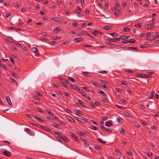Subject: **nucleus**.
<instances>
[{"label": "nucleus", "mask_w": 159, "mask_h": 159, "mask_svg": "<svg viewBox=\"0 0 159 159\" xmlns=\"http://www.w3.org/2000/svg\"><path fill=\"white\" fill-rule=\"evenodd\" d=\"M40 39V40L41 41H43V40L46 41V40H48L47 39L44 38V37H42Z\"/></svg>", "instance_id": "680f3d73"}, {"label": "nucleus", "mask_w": 159, "mask_h": 159, "mask_svg": "<svg viewBox=\"0 0 159 159\" xmlns=\"http://www.w3.org/2000/svg\"><path fill=\"white\" fill-rule=\"evenodd\" d=\"M75 119L77 120H79L82 122H83L84 121H87L88 120V119L85 118L84 119H82L77 117H76Z\"/></svg>", "instance_id": "20e7f679"}, {"label": "nucleus", "mask_w": 159, "mask_h": 159, "mask_svg": "<svg viewBox=\"0 0 159 159\" xmlns=\"http://www.w3.org/2000/svg\"><path fill=\"white\" fill-rule=\"evenodd\" d=\"M82 74L83 75L87 76L89 77L90 76V73L88 72H83Z\"/></svg>", "instance_id": "2eb2a0df"}, {"label": "nucleus", "mask_w": 159, "mask_h": 159, "mask_svg": "<svg viewBox=\"0 0 159 159\" xmlns=\"http://www.w3.org/2000/svg\"><path fill=\"white\" fill-rule=\"evenodd\" d=\"M78 101L79 102H80V104L83 106H84L85 104V103L84 102H82L80 99H79Z\"/></svg>", "instance_id": "8fccbe9b"}, {"label": "nucleus", "mask_w": 159, "mask_h": 159, "mask_svg": "<svg viewBox=\"0 0 159 159\" xmlns=\"http://www.w3.org/2000/svg\"><path fill=\"white\" fill-rule=\"evenodd\" d=\"M26 115L27 116V117H30V118H31L32 117H34V115H32L31 114H26Z\"/></svg>", "instance_id": "0e129e2a"}, {"label": "nucleus", "mask_w": 159, "mask_h": 159, "mask_svg": "<svg viewBox=\"0 0 159 159\" xmlns=\"http://www.w3.org/2000/svg\"><path fill=\"white\" fill-rule=\"evenodd\" d=\"M136 41V40L133 39H130L129 40V43H134Z\"/></svg>", "instance_id": "5701e85b"}, {"label": "nucleus", "mask_w": 159, "mask_h": 159, "mask_svg": "<svg viewBox=\"0 0 159 159\" xmlns=\"http://www.w3.org/2000/svg\"><path fill=\"white\" fill-rule=\"evenodd\" d=\"M83 38L82 37L77 38L74 39V41L76 43H78L81 42L83 40Z\"/></svg>", "instance_id": "39448f33"}, {"label": "nucleus", "mask_w": 159, "mask_h": 159, "mask_svg": "<svg viewBox=\"0 0 159 159\" xmlns=\"http://www.w3.org/2000/svg\"><path fill=\"white\" fill-rule=\"evenodd\" d=\"M55 133L57 135H58V136L60 138H61V139L63 138V136L60 135V132H55Z\"/></svg>", "instance_id": "a18cd8bd"}, {"label": "nucleus", "mask_w": 159, "mask_h": 159, "mask_svg": "<svg viewBox=\"0 0 159 159\" xmlns=\"http://www.w3.org/2000/svg\"><path fill=\"white\" fill-rule=\"evenodd\" d=\"M75 111L76 112V114L78 116H80L79 115L81 114L82 113V111H81L77 109H75Z\"/></svg>", "instance_id": "f3484780"}, {"label": "nucleus", "mask_w": 159, "mask_h": 159, "mask_svg": "<svg viewBox=\"0 0 159 159\" xmlns=\"http://www.w3.org/2000/svg\"><path fill=\"white\" fill-rule=\"evenodd\" d=\"M122 43H124V44H126V43H129V40H125V41H123Z\"/></svg>", "instance_id": "338daca9"}, {"label": "nucleus", "mask_w": 159, "mask_h": 159, "mask_svg": "<svg viewBox=\"0 0 159 159\" xmlns=\"http://www.w3.org/2000/svg\"><path fill=\"white\" fill-rule=\"evenodd\" d=\"M61 83L63 85L64 87L66 88V87H67V86L66 85V84L65 82L62 81L61 82Z\"/></svg>", "instance_id": "79ce46f5"}, {"label": "nucleus", "mask_w": 159, "mask_h": 159, "mask_svg": "<svg viewBox=\"0 0 159 159\" xmlns=\"http://www.w3.org/2000/svg\"><path fill=\"white\" fill-rule=\"evenodd\" d=\"M97 140L103 144H105L107 143L106 142L103 141L101 139L98 138Z\"/></svg>", "instance_id": "c85d7f7f"}, {"label": "nucleus", "mask_w": 159, "mask_h": 159, "mask_svg": "<svg viewBox=\"0 0 159 159\" xmlns=\"http://www.w3.org/2000/svg\"><path fill=\"white\" fill-rule=\"evenodd\" d=\"M77 92L78 93H81V94L83 93L84 91L82 90H81L78 88V89H77Z\"/></svg>", "instance_id": "c9c22d12"}, {"label": "nucleus", "mask_w": 159, "mask_h": 159, "mask_svg": "<svg viewBox=\"0 0 159 159\" xmlns=\"http://www.w3.org/2000/svg\"><path fill=\"white\" fill-rule=\"evenodd\" d=\"M82 34H84V35H86L88 34V32L85 31H82Z\"/></svg>", "instance_id": "774afa93"}, {"label": "nucleus", "mask_w": 159, "mask_h": 159, "mask_svg": "<svg viewBox=\"0 0 159 159\" xmlns=\"http://www.w3.org/2000/svg\"><path fill=\"white\" fill-rule=\"evenodd\" d=\"M103 122H102L100 123L99 125L100 127L102 130L104 131L106 130V129H105L103 126Z\"/></svg>", "instance_id": "9d476101"}, {"label": "nucleus", "mask_w": 159, "mask_h": 159, "mask_svg": "<svg viewBox=\"0 0 159 159\" xmlns=\"http://www.w3.org/2000/svg\"><path fill=\"white\" fill-rule=\"evenodd\" d=\"M120 132L121 134L123 135L125 133V130L123 129H122L121 130H120Z\"/></svg>", "instance_id": "3c124183"}, {"label": "nucleus", "mask_w": 159, "mask_h": 159, "mask_svg": "<svg viewBox=\"0 0 159 159\" xmlns=\"http://www.w3.org/2000/svg\"><path fill=\"white\" fill-rule=\"evenodd\" d=\"M152 74V73L151 72H149L147 74H146V76L147 78L150 77L151 75Z\"/></svg>", "instance_id": "58836bf2"}, {"label": "nucleus", "mask_w": 159, "mask_h": 159, "mask_svg": "<svg viewBox=\"0 0 159 159\" xmlns=\"http://www.w3.org/2000/svg\"><path fill=\"white\" fill-rule=\"evenodd\" d=\"M79 2H80L81 4H83L84 3V0H77Z\"/></svg>", "instance_id": "e2e57ef3"}, {"label": "nucleus", "mask_w": 159, "mask_h": 159, "mask_svg": "<svg viewBox=\"0 0 159 159\" xmlns=\"http://www.w3.org/2000/svg\"><path fill=\"white\" fill-rule=\"evenodd\" d=\"M67 78L69 80H70L73 82H75V80L74 79L71 77H68Z\"/></svg>", "instance_id": "cd10ccee"}, {"label": "nucleus", "mask_w": 159, "mask_h": 159, "mask_svg": "<svg viewBox=\"0 0 159 159\" xmlns=\"http://www.w3.org/2000/svg\"><path fill=\"white\" fill-rule=\"evenodd\" d=\"M4 40L7 43L8 42H12L13 41V40L9 38L8 39H4Z\"/></svg>", "instance_id": "393cba45"}, {"label": "nucleus", "mask_w": 159, "mask_h": 159, "mask_svg": "<svg viewBox=\"0 0 159 159\" xmlns=\"http://www.w3.org/2000/svg\"><path fill=\"white\" fill-rule=\"evenodd\" d=\"M66 111L69 114H70L71 113H72V112L71 110H70L68 109H66Z\"/></svg>", "instance_id": "6e6d98bb"}, {"label": "nucleus", "mask_w": 159, "mask_h": 159, "mask_svg": "<svg viewBox=\"0 0 159 159\" xmlns=\"http://www.w3.org/2000/svg\"><path fill=\"white\" fill-rule=\"evenodd\" d=\"M51 20H53L56 22H60L62 21V20L60 17H56L51 19Z\"/></svg>", "instance_id": "f257e3e1"}, {"label": "nucleus", "mask_w": 159, "mask_h": 159, "mask_svg": "<svg viewBox=\"0 0 159 159\" xmlns=\"http://www.w3.org/2000/svg\"><path fill=\"white\" fill-rule=\"evenodd\" d=\"M92 84H93L94 85H95L97 86V87H99L100 86V84H98V83L96 82H93L92 81H91Z\"/></svg>", "instance_id": "37998d69"}, {"label": "nucleus", "mask_w": 159, "mask_h": 159, "mask_svg": "<svg viewBox=\"0 0 159 159\" xmlns=\"http://www.w3.org/2000/svg\"><path fill=\"white\" fill-rule=\"evenodd\" d=\"M77 133L79 134L82 136H84V134L80 131H78L77 132Z\"/></svg>", "instance_id": "4c0bfd02"}, {"label": "nucleus", "mask_w": 159, "mask_h": 159, "mask_svg": "<svg viewBox=\"0 0 159 159\" xmlns=\"http://www.w3.org/2000/svg\"><path fill=\"white\" fill-rule=\"evenodd\" d=\"M51 38L52 39L55 40H57V39H60L61 37H58L57 36H53L51 37Z\"/></svg>", "instance_id": "4468645a"}, {"label": "nucleus", "mask_w": 159, "mask_h": 159, "mask_svg": "<svg viewBox=\"0 0 159 159\" xmlns=\"http://www.w3.org/2000/svg\"><path fill=\"white\" fill-rule=\"evenodd\" d=\"M155 39V38L153 36H151L147 38L146 39V40H147L149 41H151L152 40H153Z\"/></svg>", "instance_id": "f8f14e48"}, {"label": "nucleus", "mask_w": 159, "mask_h": 159, "mask_svg": "<svg viewBox=\"0 0 159 159\" xmlns=\"http://www.w3.org/2000/svg\"><path fill=\"white\" fill-rule=\"evenodd\" d=\"M117 121L119 123L123 122L124 120L121 118H119L117 119Z\"/></svg>", "instance_id": "4be33fe9"}, {"label": "nucleus", "mask_w": 159, "mask_h": 159, "mask_svg": "<svg viewBox=\"0 0 159 159\" xmlns=\"http://www.w3.org/2000/svg\"><path fill=\"white\" fill-rule=\"evenodd\" d=\"M32 51L33 52H36L38 51V49L37 48L34 47L32 48Z\"/></svg>", "instance_id": "a878e982"}, {"label": "nucleus", "mask_w": 159, "mask_h": 159, "mask_svg": "<svg viewBox=\"0 0 159 159\" xmlns=\"http://www.w3.org/2000/svg\"><path fill=\"white\" fill-rule=\"evenodd\" d=\"M115 89H116V90L119 93H120L121 92L122 90H121V89L120 88H115Z\"/></svg>", "instance_id": "4d7b16f0"}, {"label": "nucleus", "mask_w": 159, "mask_h": 159, "mask_svg": "<svg viewBox=\"0 0 159 159\" xmlns=\"http://www.w3.org/2000/svg\"><path fill=\"white\" fill-rule=\"evenodd\" d=\"M154 26V24H151L145 26V28L147 29H150L152 28Z\"/></svg>", "instance_id": "423d86ee"}, {"label": "nucleus", "mask_w": 159, "mask_h": 159, "mask_svg": "<svg viewBox=\"0 0 159 159\" xmlns=\"http://www.w3.org/2000/svg\"><path fill=\"white\" fill-rule=\"evenodd\" d=\"M83 140L84 142V145L86 146H87L89 145V144L87 143V141L85 139H83Z\"/></svg>", "instance_id": "2f4dec72"}, {"label": "nucleus", "mask_w": 159, "mask_h": 159, "mask_svg": "<svg viewBox=\"0 0 159 159\" xmlns=\"http://www.w3.org/2000/svg\"><path fill=\"white\" fill-rule=\"evenodd\" d=\"M63 140L66 142H67L69 141L68 139L66 138L65 137L63 136V138H62Z\"/></svg>", "instance_id": "5fc2aeb1"}, {"label": "nucleus", "mask_w": 159, "mask_h": 159, "mask_svg": "<svg viewBox=\"0 0 159 159\" xmlns=\"http://www.w3.org/2000/svg\"><path fill=\"white\" fill-rule=\"evenodd\" d=\"M63 94L65 96H66L67 97H70V94H69V93H68L67 92H66V91L64 92L63 93Z\"/></svg>", "instance_id": "72a5a7b5"}, {"label": "nucleus", "mask_w": 159, "mask_h": 159, "mask_svg": "<svg viewBox=\"0 0 159 159\" xmlns=\"http://www.w3.org/2000/svg\"><path fill=\"white\" fill-rule=\"evenodd\" d=\"M11 80L12 82H13L15 84H16L17 86L18 83H17V82L16 81V80H14V79H13V78H11Z\"/></svg>", "instance_id": "c03bdc74"}, {"label": "nucleus", "mask_w": 159, "mask_h": 159, "mask_svg": "<svg viewBox=\"0 0 159 159\" xmlns=\"http://www.w3.org/2000/svg\"><path fill=\"white\" fill-rule=\"evenodd\" d=\"M110 34L112 36H117L118 34L115 33H112Z\"/></svg>", "instance_id": "de8ad7c7"}, {"label": "nucleus", "mask_w": 159, "mask_h": 159, "mask_svg": "<svg viewBox=\"0 0 159 159\" xmlns=\"http://www.w3.org/2000/svg\"><path fill=\"white\" fill-rule=\"evenodd\" d=\"M77 9L76 10V11H75V12L77 11H81V8L80 7H79V6H78L77 7Z\"/></svg>", "instance_id": "13d9d810"}, {"label": "nucleus", "mask_w": 159, "mask_h": 159, "mask_svg": "<svg viewBox=\"0 0 159 159\" xmlns=\"http://www.w3.org/2000/svg\"><path fill=\"white\" fill-rule=\"evenodd\" d=\"M94 148L97 150H101L102 148V147L99 145L95 144L94 145Z\"/></svg>", "instance_id": "6e6552de"}, {"label": "nucleus", "mask_w": 159, "mask_h": 159, "mask_svg": "<svg viewBox=\"0 0 159 159\" xmlns=\"http://www.w3.org/2000/svg\"><path fill=\"white\" fill-rule=\"evenodd\" d=\"M102 119L103 120H106L108 119V117L106 116H103L102 117Z\"/></svg>", "instance_id": "603ef678"}, {"label": "nucleus", "mask_w": 159, "mask_h": 159, "mask_svg": "<svg viewBox=\"0 0 159 159\" xmlns=\"http://www.w3.org/2000/svg\"><path fill=\"white\" fill-rule=\"evenodd\" d=\"M113 124L109 121H107L105 122V125L108 127L111 126Z\"/></svg>", "instance_id": "dca6fc26"}, {"label": "nucleus", "mask_w": 159, "mask_h": 159, "mask_svg": "<svg viewBox=\"0 0 159 159\" xmlns=\"http://www.w3.org/2000/svg\"><path fill=\"white\" fill-rule=\"evenodd\" d=\"M128 49L129 50H131L132 49L134 50H137L138 49V48L137 47H129L128 48Z\"/></svg>", "instance_id": "b1692460"}, {"label": "nucleus", "mask_w": 159, "mask_h": 159, "mask_svg": "<svg viewBox=\"0 0 159 159\" xmlns=\"http://www.w3.org/2000/svg\"><path fill=\"white\" fill-rule=\"evenodd\" d=\"M142 26V25L140 23L138 24H135L134 25V26L136 28H140Z\"/></svg>", "instance_id": "7c9ffc66"}, {"label": "nucleus", "mask_w": 159, "mask_h": 159, "mask_svg": "<svg viewBox=\"0 0 159 159\" xmlns=\"http://www.w3.org/2000/svg\"><path fill=\"white\" fill-rule=\"evenodd\" d=\"M6 100L8 103V104L10 105L11 106L12 105V103L11 102V101L9 97L7 96L6 97Z\"/></svg>", "instance_id": "1a4fd4ad"}, {"label": "nucleus", "mask_w": 159, "mask_h": 159, "mask_svg": "<svg viewBox=\"0 0 159 159\" xmlns=\"http://www.w3.org/2000/svg\"><path fill=\"white\" fill-rule=\"evenodd\" d=\"M11 75L17 78L18 77V75L16 73H15V72L12 71L11 72Z\"/></svg>", "instance_id": "c756f323"}, {"label": "nucleus", "mask_w": 159, "mask_h": 159, "mask_svg": "<svg viewBox=\"0 0 159 159\" xmlns=\"http://www.w3.org/2000/svg\"><path fill=\"white\" fill-rule=\"evenodd\" d=\"M111 26L110 27L109 25H106L103 27V29L104 30H108L111 29Z\"/></svg>", "instance_id": "6ab92c4d"}, {"label": "nucleus", "mask_w": 159, "mask_h": 159, "mask_svg": "<svg viewBox=\"0 0 159 159\" xmlns=\"http://www.w3.org/2000/svg\"><path fill=\"white\" fill-rule=\"evenodd\" d=\"M129 36H125L124 35H122L121 36H120V39H126L127 38H129Z\"/></svg>", "instance_id": "9b49d317"}, {"label": "nucleus", "mask_w": 159, "mask_h": 159, "mask_svg": "<svg viewBox=\"0 0 159 159\" xmlns=\"http://www.w3.org/2000/svg\"><path fill=\"white\" fill-rule=\"evenodd\" d=\"M40 126V128L46 130L47 131L49 132L50 130V129L48 128H47V127H43L42 126H41L39 125Z\"/></svg>", "instance_id": "aec40b11"}, {"label": "nucleus", "mask_w": 159, "mask_h": 159, "mask_svg": "<svg viewBox=\"0 0 159 159\" xmlns=\"http://www.w3.org/2000/svg\"><path fill=\"white\" fill-rule=\"evenodd\" d=\"M91 129L93 130H97L98 129L95 126H92Z\"/></svg>", "instance_id": "09e8293b"}, {"label": "nucleus", "mask_w": 159, "mask_h": 159, "mask_svg": "<svg viewBox=\"0 0 159 159\" xmlns=\"http://www.w3.org/2000/svg\"><path fill=\"white\" fill-rule=\"evenodd\" d=\"M98 72L99 73H102L103 74H105L107 73V71H98Z\"/></svg>", "instance_id": "864d4df0"}, {"label": "nucleus", "mask_w": 159, "mask_h": 159, "mask_svg": "<svg viewBox=\"0 0 159 159\" xmlns=\"http://www.w3.org/2000/svg\"><path fill=\"white\" fill-rule=\"evenodd\" d=\"M70 88H73V89H75L76 91L77 90V89H78L79 88L78 86H75L73 84H71V85L70 86Z\"/></svg>", "instance_id": "ddd939ff"}, {"label": "nucleus", "mask_w": 159, "mask_h": 159, "mask_svg": "<svg viewBox=\"0 0 159 159\" xmlns=\"http://www.w3.org/2000/svg\"><path fill=\"white\" fill-rule=\"evenodd\" d=\"M102 34V32L97 30H95L93 32V34L95 36L98 34Z\"/></svg>", "instance_id": "0eeeda50"}, {"label": "nucleus", "mask_w": 159, "mask_h": 159, "mask_svg": "<svg viewBox=\"0 0 159 159\" xmlns=\"http://www.w3.org/2000/svg\"><path fill=\"white\" fill-rule=\"evenodd\" d=\"M107 41L109 42H116L120 40L119 38H115L114 39H107Z\"/></svg>", "instance_id": "f03ea898"}, {"label": "nucleus", "mask_w": 159, "mask_h": 159, "mask_svg": "<svg viewBox=\"0 0 159 159\" xmlns=\"http://www.w3.org/2000/svg\"><path fill=\"white\" fill-rule=\"evenodd\" d=\"M90 105L93 108H95L97 106L95 103L92 102L90 103Z\"/></svg>", "instance_id": "49530a36"}, {"label": "nucleus", "mask_w": 159, "mask_h": 159, "mask_svg": "<svg viewBox=\"0 0 159 159\" xmlns=\"http://www.w3.org/2000/svg\"><path fill=\"white\" fill-rule=\"evenodd\" d=\"M46 111L50 115L52 116H54V114L53 113V112H52V111H48V110H46Z\"/></svg>", "instance_id": "f704fd0d"}, {"label": "nucleus", "mask_w": 159, "mask_h": 159, "mask_svg": "<svg viewBox=\"0 0 159 159\" xmlns=\"http://www.w3.org/2000/svg\"><path fill=\"white\" fill-rule=\"evenodd\" d=\"M116 106L119 108L121 109H124L125 108V107L124 106H121L117 105H116Z\"/></svg>", "instance_id": "bf43d9fd"}, {"label": "nucleus", "mask_w": 159, "mask_h": 159, "mask_svg": "<svg viewBox=\"0 0 159 159\" xmlns=\"http://www.w3.org/2000/svg\"><path fill=\"white\" fill-rule=\"evenodd\" d=\"M99 93H101L102 95H106V93L104 92H103L101 90H99Z\"/></svg>", "instance_id": "052dcab7"}, {"label": "nucleus", "mask_w": 159, "mask_h": 159, "mask_svg": "<svg viewBox=\"0 0 159 159\" xmlns=\"http://www.w3.org/2000/svg\"><path fill=\"white\" fill-rule=\"evenodd\" d=\"M3 154L4 155L8 157H10L11 155L10 152L6 151H4L3 152Z\"/></svg>", "instance_id": "7ed1b4c3"}, {"label": "nucleus", "mask_w": 159, "mask_h": 159, "mask_svg": "<svg viewBox=\"0 0 159 159\" xmlns=\"http://www.w3.org/2000/svg\"><path fill=\"white\" fill-rule=\"evenodd\" d=\"M71 136L75 139V140L78 141V142H79V141L78 140V139L77 138V136L76 135L72 134Z\"/></svg>", "instance_id": "473e14b6"}, {"label": "nucleus", "mask_w": 159, "mask_h": 159, "mask_svg": "<svg viewBox=\"0 0 159 159\" xmlns=\"http://www.w3.org/2000/svg\"><path fill=\"white\" fill-rule=\"evenodd\" d=\"M34 118L35 119L38 120L39 121H43V120H42L40 118H39V117L37 116L34 115Z\"/></svg>", "instance_id": "412c9836"}, {"label": "nucleus", "mask_w": 159, "mask_h": 159, "mask_svg": "<svg viewBox=\"0 0 159 159\" xmlns=\"http://www.w3.org/2000/svg\"><path fill=\"white\" fill-rule=\"evenodd\" d=\"M154 92H152L151 93V94L149 96V98L150 99H151L153 98L154 96Z\"/></svg>", "instance_id": "a19ab883"}, {"label": "nucleus", "mask_w": 159, "mask_h": 159, "mask_svg": "<svg viewBox=\"0 0 159 159\" xmlns=\"http://www.w3.org/2000/svg\"><path fill=\"white\" fill-rule=\"evenodd\" d=\"M52 126H54V127L56 128H59V125H57V124H54L52 125Z\"/></svg>", "instance_id": "69168bd1"}, {"label": "nucleus", "mask_w": 159, "mask_h": 159, "mask_svg": "<svg viewBox=\"0 0 159 159\" xmlns=\"http://www.w3.org/2000/svg\"><path fill=\"white\" fill-rule=\"evenodd\" d=\"M124 30L126 32H128L130 31V30L128 27L124 28Z\"/></svg>", "instance_id": "e433bc0d"}, {"label": "nucleus", "mask_w": 159, "mask_h": 159, "mask_svg": "<svg viewBox=\"0 0 159 159\" xmlns=\"http://www.w3.org/2000/svg\"><path fill=\"white\" fill-rule=\"evenodd\" d=\"M124 115L126 117H130L131 116V115L128 112L125 111L124 113Z\"/></svg>", "instance_id": "a211bd4d"}, {"label": "nucleus", "mask_w": 159, "mask_h": 159, "mask_svg": "<svg viewBox=\"0 0 159 159\" xmlns=\"http://www.w3.org/2000/svg\"><path fill=\"white\" fill-rule=\"evenodd\" d=\"M61 30L58 28L56 27L54 31L55 33H58Z\"/></svg>", "instance_id": "bb28decb"}, {"label": "nucleus", "mask_w": 159, "mask_h": 159, "mask_svg": "<svg viewBox=\"0 0 159 159\" xmlns=\"http://www.w3.org/2000/svg\"><path fill=\"white\" fill-rule=\"evenodd\" d=\"M75 13H76L77 14V15L79 17H82L83 16V15L82 14H81L79 12H74Z\"/></svg>", "instance_id": "ea45409f"}]
</instances>
